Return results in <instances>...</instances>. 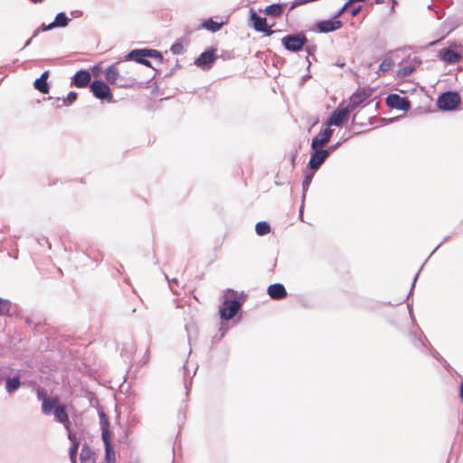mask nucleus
Here are the masks:
<instances>
[{"mask_svg":"<svg viewBox=\"0 0 463 463\" xmlns=\"http://www.w3.org/2000/svg\"><path fill=\"white\" fill-rule=\"evenodd\" d=\"M147 58H154L158 61V62L162 63L164 61V57L162 53L155 49H134L130 51L126 56L125 61H134L137 63L143 64L146 67H152L151 62L147 60Z\"/></svg>","mask_w":463,"mask_h":463,"instance_id":"1","label":"nucleus"},{"mask_svg":"<svg viewBox=\"0 0 463 463\" xmlns=\"http://www.w3.org/2000/svg\"><path fill=\"white\" fill-rule=\"evenodd\" d=\"M101 438L105 448V462L115 463L116 455L111 441V432L109 430V423L104 412L100 413Z\"/></svg>","mask_w":463,"mask_h":463,"instance_id":"2","label":"nucleus"},{"mask_svg":"<svg viewBox=\"0 0 463 463\" xmlns=\"http://www.w3.org/2000/svg\"><path fill=\"white\" fill-rule=\"evenodd\" d=\"M237 294L233 289H227L225 293V298L222 303V306L220 307L219 314L220 317L222 320H230L232 319L241 309V303L239 299H229V296H235Z\"/></svg>","mask_w":463,"mask_h":463,"instance_id":"3","label":"nucleus"},{"mask_svg":"<svg viewBox=\"0 0 463 463\" xmlns=\"http://www.w3.org/2000/svg\"><path fill=\"white\" fill-rule=\"evenodd\" d=\"M308 40L305 33H288L281 39L282 46L290 52H299L304 50Z\"/></svg>","mask_w":463,"mask_h":463,"instance_id":"4","label":"nucleus"},{"mask_svg":"<svg viewBox=\"0 0 463 463\" xmlns=\"http://www.w3.org/2000/svg\"><path fill=\"white\" fill-rule=\"evenodd\" d=\"M461 102V98L457 91L448 90L441 93L437 99V106L442 111L457 109Z\"/></svg>","mask_w":463,"mask_h":463,"instance_id":"5","label":"nucleus"},{"mask_svg":"<svg viewBox=\"0 0 463 463\" xmlns=\"http://www.w3.org/2000/svg\"><path fill=\"white\" fill-rule=\"evenodd\" d=\"M105 78L108 82L114 84L118 88H129L136 83V79L128 77L121 82V76L115 65H110L106 69Z\"/></svg>","mask_w":463,"mask_h":463,"instance_id":"6","label":"nucleus"},{"mask_svg":"<svg viewBox=\"0 0 463 463\" xmlns=\"http://www.w3.org/2000/svg\"><path fill=\"white\" fill-rule=\"evenodd\" d=\"M90 92L100 100L111 102L113 96L110 88L101 80H95L90 85Z\"/></svg>","mask_w":463,"mask_h":463,"instance_id":"7","label":"nucleus"},{"mask_svg":"<svg viewBox=\"0 0 463 463\" xmlns=\"http://www.w3.org/2000/svg\"><path fill=\"white\" fill-rule=\"evenodd\" d=\"M327 158V150H324V148L311 147L310 158L307 165L309 170L317 172Z\"/></svg>","mask_w":463,"mask_h":463,"instance_id":"8","label":"nucleus"},{"mask_svg":"<svg viewBox=\"0 0 463 463\" xmlns=\"http://www.w3.org/2000/svg\"><path fill=\"white\" fill-rule=\"evenodd\" d=\"M351 109L349 107H345L343 109L337 108L335 109L329 117L326 118V126L330 128L332 126L340 127L344 124V122L347 119Z\"/></svg>","mask_w":463,"mask_h":463,"instance_id":"9","label":"nucleus"},{"mask_svg":"<svg viewBox=\"0 0 463 463\" xmlns=\"http://www.w3.org/2000/svg\"><path fill=\"white\" fill-rule=\"evenodd\" d=\"M386 106L402 111H408L411 109V101L408 98L402 97L399 94H389L385 99Z\"/></svg>","mask_w":463,"mask_h":463,"instance_id":"10","label":"nucleus"},{"mask_svg":"<svg viewBox=\"0 0 463 463\" xmlns=\"http://www.w3.org/2000/svg\"><path fill=\"white\" fill-rule=\"evenodd\" d=\"M216 59L217 56L215 54V50L213 48H209L195 59L194 64L203 70H209L212 68Z\"/></svg>","mask_w":463,"mask_h":463,"instance_id":"11","label":"nucleus"},{"mask_svg":"<svg viewBox=\"0 0 463 463\" xmlns=\"http://www.w3.org/2000/svg\"><path fill=\"white\" fill-rule=\"evenodd\" d=\"M373 94V89L366 87V88H360L355 92L352 94L349 99V103L347 107L351 110H353L354 108L361 105L363 102H364L366 99H368Z\"/></svg>","mask_w":463,"mask_h":463,"instance_id":"12","label":"nucleus"},{"mask_svg":"<svg viewBox=\"0 0 463 463\" xmlns=\"http://www.w3.org/2000/svg\"><path fill=\"white\" fill-rule=\"evenodd\" d=\"M334 130L328 127L321 129L311 140L310 147L324 148L333 136Z\"/></svg>","mask_w":463,"mask_h":463,"instance_id":"13","label":"nucleus"},{"mask_svg":"<svg viewBox=\"0 0 463 463\" xmlns=\"http://www.w3.org/2000/svg\"><path fill=\"white\" fill-rule=\"evenodd\" d=\"M317 31L322 33H328L340 29L343 26L342 21L334 17L330 20L318 21L316 24Z\"/></svg>","mask_w":463,"mask_h":463,"instance_id":"14","label":"nucleus"},{"mask_svg":"<svg viewBox=\"0 0 463 463\" xmlns=\"http://www.w3.org/2000/svg\"><path fill=\"white\" fill-rule=\"evenodd\" d=\"M91 74L86 70L77 71L71 78V85L76 88H86L90 85Z\"/></svg>","mask_w":463,"mask_h":463,"instance_id":"15","label":"nucleus"},{"mask_svg":"<svg viewBox=\"0 0 463 463\" xmlns=\"http://www.w3.org/2000/svg\"><path fill=\"white\" fill-rule=\"evenodd\" d=\"M267 293L271 299L280 300L287 297V289L281 283H274L268 287Z\"/></svg>","mask_w":463,"mask_h":463,"instance_id":"16","label":"nucleus"},{"mask_svg":"<svg viewBox=\"0 0 463 463\" xmlns=\"http://www.w3.org/2000/svg\"><path fill=\"white\" fill-rule=\"evenodd\" d=\"M439 58L447 63L455 64L461 61V54L450 48H444L439 52Z\"/></svg>","mask_w":463,"mask_h":463,"instance_id":"17","label":"nucleus"},{"mask_svg":"<svg viewBox=\"0 0 463 463\" xmlns=\"http://www.w3.org/2000/svg\"><path fill=\"white\" fill-rule=\"evenodd\" d=\"M53 416L56 421L62 423L64 427L66 428L67 431L71 430L70 429L71 422L68 418V414L66 412V409L63 405L58 404L54 411H53Z\"/></svg>","mask_w":463,"mask_h":463,"instance_id":"18","label":"nucleus"},{"mask_svg":"<svg viewBox=\"0 0 463 463\" xmlns=\"http://www.w3.org/2000/svg\"><path fill=\"white\" fill-rule=\"evenodd\" d=\"M68 439L71 441V447L69 450V457L71 463H77V454L80 447V442L77 439L76 433L69 430Z\"/></svg>","mask_w":463,"mask_h":463,"instance_id":"19","label":"nucleus"},{"mask_svg":"<svg viewBox=\"0 0 463 463\" xmlns=\"http://www.w3.org/2000/svg\"><path fill=\"white\" fill-rule=\"evenodd\" d=\"M250 22L256 32H260L267 24L265 17L260 16L253 9H250Z\"/></svg>","mask_w":463,"mask_h":463,"instance_id":"20","label":"nucleus"},{"mask_svg":"<svg viewBox=\"0 0 463 463\" xmlns=\"http://www.w3.org/2000/svg\"><path fill=\"white\" fill-rule=\"evenodd\" d=\"M21 387V378L19 375L7 377L5 379V391L9 394H13Z\"/></svg>","mask_w":463,"mask_h":463,"instance_id":"21","label":"nucleus"},{"mask_svg":"<svg viewBox=\"0 0 463 463\" xmlns=\"http://www.w3.org/2000/svg\"><path fill=\"white\" fill-rule=\"evenodd\" d=\"M285 4H272L265 7L264 14L268 16L278 18L280 17L284 11Z\"/></svg>","mask_w":463,"mask_h":463,"instance_id":"22","label":"nucleus"},{"mask_svg":"<svg viewBox=\"0 0 463 463\" xmlns=\"http://www.w3.org/2000/svg\"><path fill=\"white\" fill-rule=\"evenodd\" d=\"M420 64V61H414V63L410 64H400V69L397 71V77L400 79L405 78L411 75L415 70L416 66Z\"/></svg>","mask_w":463,"mask_h":463,"instance_id":"23","label":"nucleus"},{"mask_svg":"<svg viewBox=\"0 0 463 463\" xmlns=\"http://www.w3.org/2000/svg\"><path fill=\"white\" fill-rule=\"evenodd\" d=\"M71 19L64 12H60L56 14L54 20L51 23L52 27L54 28H64L66 27Z\"/></svg>","mask_w":463,"mask_h":463,"instance_id":"24","label":"nucleus"},{"mask_svg":"<svg viewBox=\"0 0 463 463\" xmlns=\"http://www.w3.org/2000/svg\"><path fill=\"white\" fill-rule=\"evenodd\" d=\"M223 24V22H218L214 21L213 18H208L202 23L200 27L209 32L216 33L222 29Z\"/></svg>","mask_w":463,"mask_h":463,"instance_id":"25","label":"nucleus"},{"mask_svg":"<svg viewBox=\"0 0 463 463\" xmlns=\"http://www.w3.org/2000/svg\"><path fill=\"white\" fill-rule=\"evenodd\" d=\"M90 460H95L94 452L87 443H84L80 453V463H88Z\"/></svg>","mask_w":463,"mask_h":463,"instance_id":"26","label":"nucleus"},{"mask_svg":"<svg viewBox=\"0 0 463 463\" xmlns=\"http://www.w3.org/2000/svg\"><path fill=\"white\" fill-rule=\"evenodd\" d=\"M13 304L10 300L0 298V317L13 314Z\"/></svg>","mask_w":463,"mask_h":463,"instance_id":"27","label":"nucleus"},{"mask_svg":"<svg viewBox=\"0 0 463 463\" xmlns=\"http://www.w3.org/2000/svg\"><path fill=\"white\" fill-rule=\"evenodd\" d=\"M57 405V399H44L42 405L43 413L45 415L51 414L52 411H54Z\"/></svg>","mask_w":463,"mask_h":463,"instance_id":"28","label":"nucleus"},{"mask_svg":"<svg viewBox=\"0 0 463 463\" xmlns=\"http://www.w3.org/2000/svg\"><path fill=\"white\" fill-rule=\"evenodd\" d=\"M315 173H316V171L309 170V172H307L305 174L304 179L302 181V190H303L302 200L305 199L306 193L309 188V185L312 182Z\"/></svg>","mask_w":463,"mask_h":463,"instance_id":"29","label":"nucleus"},{"mask_svg":"<svg viewBox=\"0 0 463 463\" xmlns=\"http://www.w3.org/2000/svg\"><path fill=\"white\" fill-rule=\"evenodd\" d=\"M255 232L259 236H264L270 232V225L265 221L259 222L256 223Z\"/></svg>","mask_w":463,"mask_h":463,"instance_id":"30","label":"nucleus"},{"mask_svg":"<svg viewBox=\"0 0 463 463\" xmlns=\"http://www.w3.org/2000/svg\"><path fill=\"white\" fill-rule=\"evenodd\" d=\"M33 87L43 94H48L50 90L48 82L40 78L34 80Z\"/></svg>","mask_w":463,"mask_h":463,"instance_id":"31","label":"nucleus"},{"mask_svg":"<svg viewBox=\"0 0 463 463\" xmlns=\"http://www.w3.org/2000/svg\"><path fill=\"white\" fill-rule=\"evenodd\" d=\"M394 62L391 58H385L379 66V71L387 72L392 69Z\"/></svg>","mask_w":463,"mask_h":463,"instance_id":"32","label":"nucleus"},{"mask_svg":"<svg viewBox=\"0 0 463 463\" xmlns=\"http://www.w3.org/2000/svg\"><path fill=\"white\" fill-rule=\"evenodd\" d=\"M78 94L75 91H70L66 98L62 99V105H71L77 99Z\"/></svg>","mask_w":463,"mask_h":463,"instance_id":"33","label":"nucleus"},{"mask_svg":"<svg viewBox=\"0 0 463 463\" xmlns=\"http://www.w3.org/2000/svg\"><path fill=\"white\" fill-rule=\"evenodd\" d=\"M354 1L348 0L334 15V18L336 19L340 17L351 5Z\"/></svg>","mask_w":463,"mask_h":463,"instance_id":"34","label":"nucleus"},{"mask_svg":"<svg viewBox=\"0 0 463 463\" xmlns=\"http://www.w3.org/2000/svg\"><path fill=\"white\" fill-rule=\"evenodd\" d=\"M170 50L174 54H181L184 52V46L181 43H175Z\"/></svg>","mask_w":463,"mask_h":463,"instance_id":"35","label":"nucleus"},{"mask_svg":"<svg viewBox=\"0 0 463 463\" xmlns=\"http://www.w3.org/2000/svg\"><path fill=\"white\" fill-rule=\"evenodd\" d=\"M346 139H343V140H339L337 141L336 143L329 146L328 147L325 148L324 147V150H327V153H328V156L334 152L335 151Z\"/></svg>","mask_w":463,"mask_h":463,"instance_id":"36","label":"nucleus"},{"mask_svg":"<svg viewBox=\"0 0 463 463\" xmlns=\"http://www.w3.org/2000/svg\"><path fill=\"white\" fill-rule=\"evenodd\" d=\"M414 338H415V341H414L415 347L420 348V347L425 346L424 340L422 339V337L420 335H417V334L415 333Z\"/></svg>","mask_w":463,"mask_h":463,"instance_id":"37","label":"nucleus"},{"mask_svg":"<svg viewBox=\"0 0 463 463\" xmlns=\"http://www.w3.org/2000/svg\"><path fill=\"white\" fill-rule=\"evenodd\" d=\"M275 31H273L270 26H269L268 24H266L260 31V33H264L265 36H270L274 33Z\"/></svg>","mask_w":463,"mask_h":463,"instance_id":"38","label":"nucleus"},{"mask_svg":"<svg viewBox=\"0 0 463 463\" xmlns=\"http://www.w3.org/2000/svg\"><path fill=\"white\" fill-rule=\"evenodd\" d=\"M53 28L52 27L51 23L49 24H43L41 26L38 27V32L43 33V32L50 31Z\"/></svg>","mask_w":463,"mask_h":463,"instance_id":"39","label":"nucleus"},{"mask_svg":"<svg viewBox=\"0 0 463 463\" xmlns=\"http://www.w3.org/2000/svg\"><path fill=\"white\" fill-rule=\"evenodd\" d=\"M361 9H362V6H361V5H358L357 7H354V8H352V10H351V15H352L353 17L356 16V15L360 13Z\"/></svg>","mask_w":463,"mask_h":463,"instance_id":"40","label":"nucleus"},{"mask_svg":"<svg viewBox=\"0 0 463 463\" xmlns=\"http://www.w3.org/2000/svg\"><path fill=\"white\" fill-rule=\"evenodd\" d=\"M407 307H408L409 314H410V317H411V318L412 320V323H415V317H414V315H413V312H412L411 305L408 303Z\"/></svg>","mask_w":463,"mask_h":463,"instance_id":"41","label":"nucleus"},{"mask_svg":"<svg viewBox=\"0 0 463 463\" xmlns=\"http://www.w3.org/2000/svg\"><path fill=\"white\" fill-rule=\"evenodd\" d=\"M49 74H50L49 71H45L42 73V75L40 76V79L47 81Z\"/></svg>","mask_w":463,"mask_h":463,"instance_id":"42","label":"nucleus"},{"mask_svg":"<svg viewBox=\"0 0 463 463\" xmlns=\"http://www.w3.org/2000/svg\"><path fill=\"white\" fill-rule=\"evenodd\" d=\"M419 273H420V272H418V273L415 275V277H414V279H413V282H412L411 288V290H410V292H409V294H408L407 298H409V296L411 294V291H412V289H413V288H414V286H415V283H416V281H417V279H418V277H419Z\"/></svg>","mask_w":463,"mask_h":463,"instance_id":"43","label":"nucleus"},{"mask_svg":"<svg viewBox=\"0 0 463 463\" xmlns=\"http://www.w3.org/2000/svg\"><path fill=\"white\" fill-rule=\"evenodd\" d=\"M305 50L307 52V54L311 55V54H313L314 47L307 45V46H305Z\"/></svg>","mask_w":463,"mask_h":463,"instance_id":"44","label":"nucleus"},{"mask_svg":"<svg viewBox=\"0 0 463 463\" xmlns=\"http://www.w3.org/2000/svg\"><path fill=\"white\" fill-rule=\"evenodd\" d=\"M165 279H166V280L168 281V283H169V284H170V283H174V284H175V285H177V286H178L179 281H178V279H172L170 280L166 275H165Z\"/></svg>","mask_w":463,"mask_h":463,"instance_id":"45","label":"nucleus"},{"mask_svg":"<svg viewBox=\"0 0 463 463\" xmlns=\"http://www.w3.org/2000/svg\"><path fill=\"white\" fill-rule=\"evenodd\" d=\"M219 332H220V337H219V339H220V338L223 337V335H225L226 329H224L222 326H221L219 329Z\"/></svg>","mask_w":463,"mask_h":463,"instance_id":"46","label":"nucleus"},{"mask_svg":"<svg viewBox=\"0 0 463 463\" xmlns=\"http://www.w3.org/2000/svg\"><path fill=\"white\" fill-rule=\"evenodd\" d=\"M32 40H33L32 37L30 39H28L22 49H24L27 46H29L31 44V43H32Z\"/></svg>","mask_w":463,"mask_h":463,"instance_id":"47","label":"nucleus"},{"mask_svg":"<svg viewBox=\"0 0 463 463\" xmlns=\"http://www.w3.org/2000/svg\"><path fill=\"white\" fill-rule=\"evenodd\" d=\"M29 1H30L31 3H33V4L37 5V4H41V3H43L44 0H29Z\"/></svg>","mask_w":463,"mask_h":463,"instance_id":"48","label":"nucleus"},{"mask_svg":"<svg viewBox=\"0 0 463 463\" xmlns=\"http://www.w3.org/2000/svg\"><path fill=\"white\" fill-rule=\"evenodd\" d=\"M39 33H40V32H38V28H37V29L33 32L32 38H33H33H35L36 36H38V34H39Z\"/></svg>","mask_w":463,"mask_h":463,"instance_id":"49","label":"nucleus"},{"mask_svg":"<svg viewBox=\"0 0 463 463\" xmlns=\"http://www.w3.org/2000/svg\"><path fill=\"white\" fill-rule=\"evenodd\" d=\"M297 157V153H295L292 157H291V162H292V165H295V159Z\"/></svg>","mask_w":463,"mask_h":463,"instance_id":"50","label":"nucleus"},{"mask_svg":"<svg viewBox=\"0 0 463 463\" xmlns=\"http://www.w3.org/2000/svg\"><path fill=\"white\" fill-rule=\"evenodd\" d=\"M447 239H444L443 241H441L439 245H437V247L435 248V250L432 251L431 255L438 250V248H439V246L446 241Z\"/></svg>","mask_w":463,"mask_h":463,"instance_id":"51","label":"nucleus"},{"mask_svg":"<svg viewBox=\"0 0 463 463\" xmlns=\"http://www.w3.org/2000/svg\"><path fill=\"white\" fill-rule=\"evenodd\" d=\"M170 288H171L172 293L177 294V292L171 286H170Z\"/></svg>","mask_w":463,"mask_h":463,"instance_id":"52","label":"nucleus"},{"mask_svg":"<svg viewBox=\"0 0 463 463\" xmlns=\"http://www.w3.org/2000/svg\"><path fill=\"white\" fill-rule=\"evenodd\" d=\"M307 78H309V75H305V76L303 77V80H306Z\"/></svg>","mask_w":463,"mask_h":463,"instance_id":"53","label":"nucleus"},{"mask_svg":"<svg viewBox=\"0 0 463 463\" xmlns=\"http://www.w3.org/2000/svg\"><path fill=\"white\" fill-rule=\"evenodd\" d=\"M127 78H124L121 76V82H124V80H126Z\"/></svg>","mask_w":463,"mask_h":463,"instance_id":"54","label":"nucleus"},{"mask_svg":"<svg viewBox=\"0 0 463 463\" xmlns=\"http://www.w3.org/2000/svg\"><path fill=\"white\" fill-rule=\"evenodd\" d=\"M307 61L308 66H310L311 61L308 59H307Z\"/></svg>","mask_w":463,"mask_h":463,"instance_id":"55","label":"nucleus"},{"mask_svg":"<svg viewBox=\"0 0 463 463\" xmlns=\"http://www.w3.org/2000/svg\"><path fill=\"white\" fill-rule=\"evenodd\" d=\"M88 463H96V460H90V462Z\"/></svg>","mask_w":463,"mask_h":463,"instance_id":"56","label":"nucleus"},{"mask_svg":"<svg viewBox=\"0 0 463 463\" xmlns=\"http://www.w3.org/2000/svg\"><path fill=\"white\" fill-rule=\"evenodd\" d=\"M338 65H339L340 67H343V66H344V64H341V62H338Z\"/></svg>","mask_w":463,"mask_h":463,"instance_id":"57","label":"nucleus"},{"mask_svg":"<svg viewBox=\"0 0 463 463\" xmlns=\"http://www.w3.org/2000/svg\"><path fill=\"white\" fill-rule=\"evenodd\" d=\"M338 65H339L340 67H343V66H344V64H341V62H338Z\"/></svg>","mask_w":463,"mask_h":463,"instance_id":"58","label":"nucleus"},{"mask_svg":"<svg viewBox=\"0 0 463 463\" xmlns=\"http://www.w3.org/2000/svg\"><path fill=\"white\" fill-rule=\"evenodd\" d=\"M413 324L415 325V326H416V327H419V325H418V324H416V322H415V323H413Z\"/></svg>","mask_w":463,"mask_h":463,"instance_id":"59","label":"nucleus"},{"mask_svg":"<svg viewBox=\"0 0 463 463\" xmlns=\"http://www.w3.org/2000/svg\"><path fill=\"white\" fill-rule=\"evenodd\" d=\"M413 324L415 325V326H416V327H419V325H418V324H416V322H415V323H413Z\"/></svg>","mask_w":463,"mask_h":463,"instance_id":"60","label":"nucleus"},{"mask_svg":"<svg viewBox=\"0 0 463 463\" xmlns=\"http://www.w3.org/2000/svg\"><path fill=\"white\" fill-rule=\"evenodd\" d=\"M392 4L395 5L396 4V1L395 0H392Z\"/></svg>","mask_w":463,"mask_h":463,"instance_id":"61","label":"nucleus"}]
</instances>
